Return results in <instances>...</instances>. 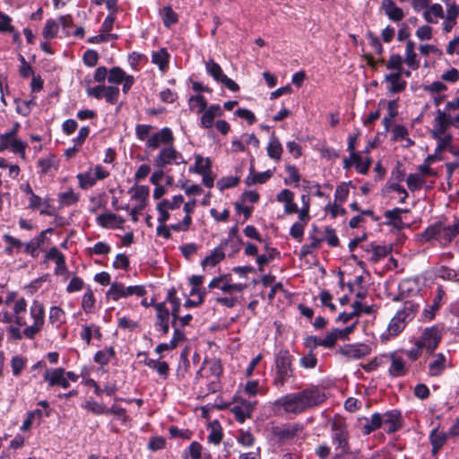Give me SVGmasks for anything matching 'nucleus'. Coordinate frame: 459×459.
<instances>
[{"instance_id": "1", "label": "nucleus", "mask_w": 459, "mask_h": 459, "mask_svg": "<svg viewBox=\"0 0 459 459\" xmlns=\"http://www.w3.org/2000/svg\"><path fill=\"white\" fill-rule=\"evenodd\" d=\"M325 395L318 387L310 386L300 392L287 394L276 399L271 405L275 415H299L321 403Z\"/></svg>"}, {"instance_id": "2", "label": "nucleus", "mask_w": 459, "mask_h": 459, "mask_svg": "<svg viewBox=\"0 0 459 459\" xmlns=\"http://www.w3.org/2000/svg\"><path fill=\"white\" fill-rule=\"evenodd\" d=\"M418 308L419 306L413 302H405L403 307L391 318L386 330L381 333V341L388 342L400 334L407 324L414 318Z\"/></svg>"}, {"instance_id": "3", "label": "nucleus", "mask_w": 459, "mask_h": 459, "mask_svg": "<svg viewBox=\"0 0 459 459\" xmlns=\"http://www.w3.org/2000/svg\"><path fill=\"white\" fill-rule=\"evenodd\" d=\"M457 235H459V220L451 225H445L442 221H437L426 228L419 237L424 242L436 239L441 245L446 246Z\"/></svg>"}, {"instance_id": "4", "label": "nucleus", "mask_w": 459, "mask_h": 459, "mask_svg": "<svg viewBox=\"0 0 459 459\" xmlns=\"http://www.w3.org/2000/svg\"><path fill=\"white\" fill-rule=\"evenodd\" d=\"M293 358L287 350L280 351L274 359L275 373L273 384L277 388L285 385L288 380L294 377Z\"/></svg>"}, {"instance_id": "5", "label": "nucleus", "mask_w": 459, "mask_h": 459, "mask_svg": "<svg viewBox=\"0 0 459 459\" xmlns=\"http://www.w3.org/2000/svg\"><path fill=\"white\" fill-rule=\"evenodd\" d=\"M332 442L335 446L337 455L342 456L350 451L349 431L347 425L341 417H334L331 422Z\"/></svg>"}, {"instance_id": "6", "label": "nucleus", "mask_w": 459, "mask_h": 459, "mask_svg": "<svg viewBox=\"0 0 459 459\" xmlns=\"http://www.w3.org/2000/svg\"><path fill=\"white\" fill-rule=\"evenodd\" d=\"M186 163V161L185 160L182 153L176 150L173 143L169 146L161 147L153 159V166L156 169H165L169 165H180Z\"/></svg>"}, {"instance_id": "7", "label": "nucleus", "mask_w": 459, "mask_h": 459, "mask_svg": "<svg viewBox=\"0 0 459 459\" xmlns=\"http://www.w3.org/2000/svg\"><path fill=\"white\" fill-rule=\"evenodd\" d=\"M109 176V172L101 165L90 167L86 171L78 173L76 178L82 190L93 187L98 180H103Z\"/></svg>"}, {"instance_id": "8", "label": "nucleus", "mask_w": 459, "mask_h": 459, "mask_svg": "<svg viewBox=\"0 0 459 459\" xmlns=\"http://www.w3.org/2000/svg\"><path fill=\"white\" fill-rule=\"evenodd\" d=\"M30 315L33 323L30 325L26 326L22 333L28 339H33L44 325L45 309L43 305L40 302L34 300L30 307Z\"/></svg>"}, {"instance_id": "9", "label": "nucleus", "mask_w": 459, "mask_h": 459, "mask_svg": "<svg viewBox=\"0 0 459 459\" xmlns=\"http://www.w3.org/2000/svg\"><path fill=\"white\" fill-rule=\"evenodd\" d=\"M145 293L146 290L143 286L135 285L126 287L123 283L113 282L110 284L106 296L108 299L117 301L119 299L127 298L133 295L143 297Z\"/></svg>"}, {"instance_id": "10", "label": "nucleus", "mask_w": 459, "mask_h": 459, "mask_svg": "<svg viewBox=\"0 0 459 459\" xmlns=\"http://www.w3.org/2000/svg\"><path fill=\"white\" fill-rule=\"evenodd\" d=\"M441 339L442 334L439 328L437 326H431L425 328L416 342L427 353L431 354L437 348Z\"/></svg>"}, {"instance_id": "11", "label": "nucleus", "mask_w": 459, "mask_h": 459, "mask_svg": "<svg viewBox=\"0 0 459 459\" xmlns=\"http://www.w3.org/2000/svg\"><path fill=\"white\" fill-rule=\"evenodd\" d=\"M174 134L169 127H163L153 133L147 139L145 147L149 150H157L160 146H169L174 143Z\"/></svg>"}, {"instance_id": "12", "label": "nucleus", "mask_w": 459, "mask_h": 459, "mask_svg": "<svg viewBox=\"0 0 459 459\" xmlns=\"http://www.w3.org/2000/svg\"><path fill=\"white\" fill-rule=\"evenodd\" d=\"M26 147L27 143L25 142H22L8 132L0 134V152L11 148L13 152L18 153L24 160Z\"/></svg>"}, {"instance_id": "13", "label": "nucleus", "mask_w": 459, "mask_h": 459, "mask_svg": "<svg viewBox=\"0 0 459 459\" xmlns=\"http://www.w3.org/2000/svg\"><path fill=\"white\" fill-rule=\"evenodd\" d=\"M255 403V402L241 400L238 403L233 405L231 411L236 420L239 423H243L247 419L251 418Z\"/></svg>"}, {"instance_id": "14", "label": "nucleus", "mask_w": 459, "mask_h": 459, "mask_svg": "<svg viewBox=\"0 0 459 459\" xmlns=\"http://www.w3.org/2000/svg\"><path fill=\"white\" fill-rule=\"evenodd\" d=\"M452 125V118L449 114L437 109L433 121V129L430 134H446V131Z\"/></svg>"}, {"instance_id": "15", "label": "nucleus", "mask_w": 459, "mask_h": 459, "mask_svg": "<svg viewBox=\"0 0 459 459\" xmlns=\"http://www.w3.org/2000/svg\"><path fill=\"white\" fill-rule=\"evenodd\" d=\"M45 260H53L56 263L55 273L56 275H63L67 273V266L65 264V255L59 251L56 247H51L45 255Z\"/></svg>"}, {"instance_id": "16", "label": "nucleus", "mask_w": 459, "mask_h": 459, "mask_svg": "<svg viewBox=\"0 0 459 459\" xmlns=\"http://www.w3.org/2000/svg\"><path fill=\"white\" fill-rule=\"evenodd\" d=\"M196 205V201L192 200L186 204H184L183 210L186 213L185 217L181 221H178L177 223L171 224L170 228L174 231H186L191 224H192V218L191 213L194 212Z\"/></svg>"}, {"instance_id": "17", "label": "nucleus", "mask_w": 459, "mask_h": 459, "mask_svg": "<svg viewBox=\"0 0 459 459\" xmlns=\"http://www.w3.org/2000/svg\"><path fill=\"white\" fill-rule=\"evenodd\" d=\"M202 113L203 115L200 118V126L204 129H208L212 126L216 117H221L223 115V110L220 105L212 104Z\"/></svg>"}, {"instance_id": "18", "label": "nucleus", "mask_w": 459, "mask_h": 459, "mask_svg": "<svg viewBox=\"0 0 459 459\" xmlns=\"http://www.w3.org/2000/svg\"><path fill=\"white\" fill-rule=\"evenodd\" d=\"M301 428L299 424H285L273 428V435L280 441H288L297 436Z\"/></svg>"}, {"instance_id": "19", "label": "nucleus", "mask_w": 459, "mask_h": 459, "mask_svg": "<svg viewBox=\"0 0 459 459\" xmlns=\"http://www.w3.org/2000/svg\"><path fill=\"white\" fill-rule=\"evenodd\" d=\"M385 82L388 83L387 90L391 94L402 92L407 84L402 79V72H394L385 75Z\"/></svg>"}, {"instance_id": "20", "label": "nucleus", "mask_w": 459, "mask_h": 459, "mask_svg": "<svg viewBox=\"0 0 459 459\" xmlns=\"http://www.w3.org/2000/svg\"><path fill=\"white\" fill-rule=\"evenodd\" d=\"M98 225L105 229L121 228L125 220L112 212H106L99 215L96 219Z\"/></svg>"}, {"instance_id": "21", "label": "nucleus", "mask_w": 459, "mask_h": 459, "mask_svg": "<svg viewBox=\"0 0 459 459\" xmlns=\"http://www.w3.org/2000/svg\"><path fill=\"white\" fill-rule=\"evenodd\" d=\"M276 201L284 204V212L292 214L298 212V205L294 202V193L289 189L281 190L276 195Z\"/></svg>"}, {"instance_id": "22", "label": "nucleus", "mask_w": 459, "mask_h": 459, "mask_svg": "<svg viewBox=\"0 0 459 459\" xmlns=\"http://www.w3.org/2000/svg\"><path fill=\"white\" fill-rule=\"evenodd\" d=\"M381 9L388 19L393 22H397L404 18L403 11L393 0H382Z\"/></svg>"}, {"instance_id": "23", "label": "nucleus", "mask_w": 459, "mask_h": 459, "mask_svg": "<svg viewBox=\"0 0 459 459\" xmlns=\"http://www.w3.org/2000/svg\"><path fill=\"white\" fill-rule=\"evenodd\" d=\"M27 302L23 298L17 299L13 307L14 323L19 326H26Z\"/></svg>"}, {"instance_id": "24", "label": "nucleus", "mask_w": 459, "mask_h": 459, "mask_svg": "<svg viewBox=\"0 0 459 459\" xmlns=\"http://www.w3.org/2000/svg\"><path fill=\"white\" fill-rule=\"evenodd\" d=\"M381 421L388 433L395 432L400 428V413L396 411H386L381 415Z\"/></svg>"}, {"instance_id": "25", "label": "nucleus", "mask_w": 459, "mask_h": 459, "mask_svg": "<svg viewBox=\"0 0 459 459\" xmlns=\"http://www.w3.org/2000/svg\"><path fill=\"white\" fill-rule=\"evenodd\" d=\"M391 364L388 368V373L392 377H403L407 373V368L402 357L397 356L396 353L390 355Z\"/></svg>"}, {"instance_id": "26", "label": "nucleus", "mask_w": 459, "mask_h": 459, "mask_svg": "<svg viewBox=\"0 0 459 459\" xmlns=\"http://www.w3.org/2000/svg\"><path fill=\"white\" fill-rule=\"evenodd\" d=\"M446 368V357L439 352L434 354L433 360L429 364V375L431 377L440 376Z\"/></svg>"}, {"instance_id": "27", "label": "nucleus", "mask_w": 459, "mask_h": 459, "mask_svg": "<svg viewBox=\"0 0 459 459\" xmlns=\"http://www.w3.org/2000/svg\"><path fill=\"white\" fill-rule=\"evenodd\" d=\"M403 61L412 70H417L420 67V59L415 52V43L411 39L406 42Z\"/></svg>"}, {"instance_id": "28", "label": "nucleus", "mask_w": 459, "mask_h": 459, "mask_svg": "<svg viewBox=\"0 0 459 459\" xmlns=\"http://www.w3.org/2000/svg\"><path fill=\"white\" fill-rule=\"evenodd\" d=\"M225 258V252L222 249V247L219 245L217 247L213 248L210 255L204 257V259L201 262V265L204 269L206 267H214L221 261Z\"/></svg>"}, {"instance_id": "29", "label": "nucleus", "mask_w": 459, "mask_h": 459, "mask_svg": "<svg viewBox=\"0 0 459 459\" xmlns=\"http://www.w3.org/2000/svg\"><path fill=\"white\" fill-rule=\"evenodd\" d=\"M448 436H450L449 432L446 433L444 431H439L437 428L431 431L429 439L432 446V452L434 454L437 453L439 449L446 444Z\"/></svg>"}, {"instance_id": "30", "label": "nucleus", "mask_w": 459, "mask_h": 459, "mask_svg": "<svg viewBox=\"0 0 459 459\" xmlns=\"http://www.w3.org/2000/svg\"><path fill=\"white\" fill-rule=\"evenodd\" d=\"M266 151L267 155L271 159L276 161H279L281 160L283 149L281 143H280V140L274 134L271 135Z\"/></svg>"}, {"instance_id": "31", "label": "nucleus", "mask_w": 459, "mask_h": 459, "mask_svg": "<svg viewBox=\"0 0 459 459\" xmlns=\"http://www.w3.org/2000/svg\"><path fill=\"white\" fill-rule=\"evenodd\" d=\"M445 296V290L442 287H437V295L434 298L432 301V305L429 309H425L423 311V316L425 319L431 320L435 316L436 311L441 306V300Z\"/></svg>"}, {"instance_id": "32", "label": "nucleus", "mask_w": 459, "mask_h": 459, "mask_svg": "<svg viewBox=\"0 0 459 459\" xmlns=\"http://www.w3.org/2000/svg\"><path fill=\"white\" fill-rule=\"evenodd\" d=\"M273 176V172L271 170H266L260 173H255L253 167L250 169V174L247 177L245 182L247 186L255 185V184H264L268 179H270Z\"/></svg>"}, {"instance_id": "33", "label": "nucleus", "mask_w": 459, "mask_h": 459, "mask_svg": "<svg viewBox=\"0 0 459 459\" xmlns=\"http://www.w3.org/2000/svg\"><path fill=\"white\" fill-rule=\"evenodd\" d=\"M425 20L429 23H437L438 19L444 18V10L441 4H433L423 14Z\"/></svg>"}, {"instance_id": "34", "label": "nucleus", "mask_w": 459, "mask_h": 459, "mask_svg": "<svg viewBox=\"0 0 459 459\" xmlns=\"http://www.w3.org/2000/svg\"><path fill=\"white\" fill-rule=\"evenodd\" d=\"M169 55L165 48L155 51L152 55V62L158 65L160 71H166L169 65Z\"/></svg>"}, {"instance_id": "35", "label": "nucleus", "mask_w": 459, "mask_h": 459, "mask_svg": "<svg viewBox=\"0 0 459 459\" xmlns=\"http://www.w3.org/2000/svg\"><path fill=\"white\" fill-rule=\"evenodd\" d=\"M188 107L190 110L200 114L207 108V101L201 94L193 95L188 99Z\"/></svg>"}, {"instance_id": "36", "label": "nucleus", "mask_w": 459, "mask_h": 459, "mask_svg": "<svg viewBox=\"0 0 459 459\" xmlns=\"http://www.w3.org/2000/svg\"><path fill=\"white\" fill-rule=\"evenodd\" d=\"M80 195L72 188L58 194V202L61 206L74 205L78 203Z\"/></svg>"}, {"instance_id": "37", "label": "nucleus", "mask_w": 459, "mask_h": 459, "mask_svg": "<svg viewBox=\"0 0 459 459\" xmlns=\"http://www.w3.org/2000/svg\"><path fill=\"white\" fill-rule=\"evenodd\" d=\"M351 160L355 164L356 169L360 174H367L370 165H371V159L367 157L363 159L360 154L359 153H353L352 155H350Z\"/></svg>"}, {"instance_id": "38", "label": "nucleus", "mask_w": 459, "mask_h": 459, "mask_svg": "<svg viewBox=\"0 0 459 459\" xmlns=\"http://www.w3.org/2000/svg\"><path fill=\"white\" fill-rule=\"evenodd\" d=\"M403 212L404 211L401 208H394L393 210L385 211L384 216L385 219H387L386 224L393 225L397 229H401L403 225L401 213Z\"/></svg>"}, {"instance_id": "39", "label": "nucleus", "mask_w": 459, "mask_h": 459, "mask_svg": "<svg viewBox=\"0 0 459 459\" xmlns=\"http://www.w3.org/2000/svg\"><path fill=\"white\" fill-rule=\"evenodd\" d=\"M65 369L63 368H56L47 370L44 375V381L48 382L49 386H54L59 384L65 376Z\"/></svg>"}, {"instance_id": "40", "label": "nucleus", "mask_w": 459, "mask_h": 459, "mask_svg": "<svg viewBox=\"0 0 459 459\" xmlns=\"http://www.w3.org/2000/svg\"><path fill=\"white\" fill-rule=\"evenodd\" d=\"M132 193V200H134L138 203V204L146 205V200L149 196V187L146 186H137L135 187H132L129 190Z\"/></svg>"}, {"instance_id": "41", "label": "nucleus", "mask_w": 459, "mask_h": 459, "mask_svg": "<svg viewBox=\"0 0 459 459\" xmlns=\"http://www.w3.org/2000/svg\"><path fill=\"white\" fill-rule=\"evenodd\" d=\"M211 160L209 158L204 159L200 154L195 156V167L190 168V171H195L197 174H204L211 172Z\"/></svg>"}, {"instance_id": "42", "label": "nucleus", "mask_w": 459, "mask_h": 459, "mask_svg": "<svg viewBox=\"0 0 459 459\" xmlns=\"http://www.w3.org/2000/svg\"><path fill=\"white\" fill-rule=\"evenodd\" d=\"M205 68L207 73L217 82H221L226 76L219 64L214 62L212 59H209L205 63Z\"/></svg>"}, {"instance_id": "43", "label": "nucleus", "mask_w": 459, "mask_h": 459, "mask_svg": "<svg viewBox=\"0 0 459 459\" xmlns=\"http://www.w3.org/2000/svg\"><path fill=\"white\" fill-rule=\"evenodd\" d=\"M382 426L381 414L374 413L370 419H366V423L362 427L364 435H368Z\"/></svg>"}, {"instance_id": "44", "label": "nucleus", "mask_w": 459, "mask_h": 459, "mask_svg": "<svg viewBox=\"0 0 459 459\" xmlns=\"http://www.w3.org/2000/svg\"><path fill=\"white\" fill-rule=\"evenodd\" d=\"M166 301L171 304L172 326H175L180 309V300L176 297L175 290H169Z\"/></svg>"}, {"instance_id": "45", "label": "nucleus", "mask_w": 459, "mask_h": 459, "mask_svg": "<svg viewBox=\"0 0 459 459\" xmlns=\"http://www.w3.org/2000/svg\"><path fill=\"white\" fill-rule=\"evenodd\" d=\"M431 136L437 142V144L435 148L437 153H441L445 150H449L453 139L450 134H431Z\"/></svg>"}, {"instance_id": "46", "label": "nucleus", "mask_w": 459, "mask_h": 459, "mask_svg": "<svg viewBox=\"0 0 459 459\" xmlns=\"http://www.w3.org/2000/svg\"><path fill=\"white\" fill-rule=\"evenodd\" d=\"M221 247H222L223 251H229V255H234L237 254L242 246L241 238H233V239H223L220 243Z\"/></svg>"}, {"instance_id": "47", "label": "nucleus", "mask_w": 459, "mask_h": 459, "mask_svg": "<svg viewBox=\"0 0 459 459\" xmlns=\"http://www.w3.org/2000/svg\"><path fill=\"white\" fill-rule=\"evenodd\" d=\"M3 238L8 244V247H6L4 250L7 255H13V251L16 253H20L22 251L23 243L20 239H17L9 234H4Z\"/></svg>"}, {"instance_id": "48", "label": "nucleus", "mask_w": 459, "mask_h": 459, "mask_svg": "<svg viewBox=\"0 0 459 459\" xmlns=\"http://www.w3.org/2000/svg\"><path fill=\"white\" fill-rule=\"evenodd\" d=\"M424 183L425 178L418 173H411L406 178L407 186L411 192L420 189Z\"/></svg>"}, {"instance_id": "49", "label": "nucleus", "mask_w": 459, "mask_h": 459, "mask_svg": "<svg viewBox=\"0 0 459 459\" xmlns=\"http://www.w3.org/2000/svg\"><path fill=\"white\" fill-rule=\"evenodd\" d=\"M92 336H95L99 339L101 337V333L100 331V327L94 325H83L81 332V338L86 342L87 344H90Z\"/></svg>"}, {"instance_id": "50", "label": "nucleus", "mask_w": 459, "mask_h": 459, "mask_svg": "<svg viewBox=\"0 0 459 459\" xmlns=\"http://www.w3.org/2000/svg\"><path fill=\"white\" fill-rule=\"evenodd\" d=\"M184 203V197L181 195H174L171 200L163 199L160 201L158 205L163 207L167 211H174L178 209L181 204Z\"/></svg>"}, {"instance_id": "51", "label": "nucleus", "mask_w": 459, "mask_h": 459, "mask_svg": "<svg viewBox=\"0 0 459 459\" xmlns=\"http://www.w3.org/2000/svg\"><path fill=\"white\" fill-rule=\"evenodd\" d=\"M114 356L115 351L112 347L105 348L96 352V354L94 355V361L100 365H106Z\"/></svg>"}, {"instance_id": "52", "label": "nucleus", "mask_w": 459, "mask_h": 459, "mask_svg": "<svg viewBox=\"0 0 459 459\" xmlns=\"http://www.w3.org/2000/svg\"><path fill=\"white\" fill-rule=\"evenodd\" d=\"M126 75L127 74L120 67L115 66L108 71V81L110 83L118 85L123 82Z\"/></svg>"}, {"instance_id": "53", "label": "nucleus", "mask_w": 459, "mask_h": 459, "mask_svg": "<svg viewBox=\"0 0 459 459\" xmlns=\"http://www.w3.org/2000/svg\"><path fill=\"white\" fill-rule=\"evenodd\" d=\"M59 23L53 20H48L42 30V35L45 39H53L57 35Z\"/></svg>"}, {"instance_id": "54", "label": "nucleus", "mask_w": 459, "mask_h": 459, "mask_svg": "<svg viewBox=\"0 0 459 459\" xmlns=\"http://www.w3.org/2000/svg\"><path fill=\"white\" fill-rule=\"evenodd\" d=\"M237 441L245 447H250L254 446L255 438L249 430L240 429L237 436Z\"/></svg>"}, {"instance_id": "55", "label": "nucleus", "mask_w": 459, "mask_h": 459, "mask_svg": "<svg viewBox=\"0 0 459 459\" xmlns=\"http://www.w3.org/2000/svg\"><path fill=\"white\" fill-rule=\"evenodd\" d=\"M361 302L360 301H355L352 304L353 311L351 313H341L338 317L337 321L342 323H347L351 321L353 317L359 316L361 314Z\"/></svg>"}, {"instance_id": "56", "label": "nucleus", "mask_w": 459, "mask_h": 459, "mask_svg": "<svg viewBox=\"0 0 459 459\" xmlns=\"http://www.w3.org/2000/svg\"><path fill=\"white\" fill-rule=\"evenodd\" d=\"M340 337L339 329H333L329 332L325 338H320V346L325 348H333L335 345L336 341Z\"/></svg>"}, {"instance_id": "57", "label": "nucleus", "mask_w": 459, "mask_h": 459, "mask_svg": "<svg viewBox=\"0 0 459 459\" xmlns=\"http://www.w3.org/2000/svg\"><path fill=\"white\" fill-rule=\"evenodd\" d=\"M210 429L211 432L207 438L209 442L218 445L222 438V432L219 422L213 421L212 423H211Z\"/></svg>"}, {"instance_id": "58", "label": "nucleus", "mask_w": 459, "mask_h": 459, "mask_svg": "<svg viewBox=\"0 0 459 459\" xmlns=\"http://www.w3.org/2000/svg\"><path fill=\"white\" fill-rule=\"evenodd\" d=\"M65 314L64 310L59 307H52L49 310V321L51 324L57 325L65 322Z\"/></svg>"}, {"instance_id": "59", "label": "nucleus", "mask_w": 459, "mask_h": 459, "mask_svg": "<svg viewBox=\"0 0 459 459\" xmlns=\"http://www.w3.org/2000/svg\"><path fill=\"white\" fill-rule=\"evenodd\" d=\"M95 305V298L91 290L85 291L82 296V307L85 313L90 314L93 311Z\"/></svg>"}, {"instance_id": "60", "label": "nucleus", "mask_w": 459, "mask_h": 459, "mask_svg": "<svg viewBox=\"0 0 459 459\" xmlns=\"http://www.w3.org/2000/svg\"><path fill=\"white\" fill-rule=\"evenodd\" d=\"M111 251L110 246L106 242H97L94 244L93 247H88L87 252L89 255H105L109 254Z\"/></svg>"}, {"instance_id": "61", "label": "nucleus", "mask_w": 459, "mask_h": 459, "mask_svg": "<svg viewBox=\"0 0 459 459\" xmlns=\"http://www.w3.org/2000/svg\"><path fill=\"white\" fill-rule=\"evenodd\" d=\"M84 408L96 415L108 414V408L94 400L87 401Z\"/></svg>"}, {"instance_id": "62", "label": "nucleus", "mask_w": 459, "mask_h": 459, "mask_svg": "<svg viewBox=\"0 0 459 459\" xmlns=\"http://www.w3.org/2000/svg\"><path fill=\"white\" fill-rule=\"evenodd\" d=\"M369 349L367 345H359L350 347L346 354L352 359H359L368 354Z\"/></svg>"}, {"instance_id": "63", "label": "nucleus", "mask_w": 459, "mask_h": 459, "mask_svg": "<svg viewBox=\"0 0 459 459\" xmlns=\"http://www.w3.org/2000/svg\"><path fill=\"white\" fill-rule=\"evenodd\" d=\"M152 130V126L151 125L138 124L135 126V135L138 140L146 143L147 139L151 135Z\"/></svg>"}, {"instance_id": "64", "label": "nucleus", "mask_w": 459, "mask_h": 459, "mask_svg": "<svg viewBox=\"0 0 459 459\" xmlns=\"http://www.w3.org/2000/svg\"><path fill=\"white\" fill-rule=\"evenodd\" d=\"M438 276L444 280L459 281V271L442 266L438 271Z\"/></svg>"}]
</instances>
